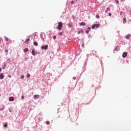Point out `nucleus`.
<instances>
[{"mask_svg":"<svg viewBox=\"0 0 131 131\" xmlns=\"http://www.w3.org/2000/svg\"><path fill=\"white\" fill-rule=\"evenodd\" d=\"M58 26L56 27V29H58V30H61V29H62V27H63V25L62 21L60 22H58Z\"/></svg>","mask_w":131,"mask_h":131,"instance_id":"nucleus-1","label":"nucleus"},{"mask_svg":"<svg viewBox=\"0 0 131 131\" xmlns=\"http://www.w3.org/2000/svg\"><path fill=\"white\" fill-rule=\"evenodd\" d=\"M99 24H95L92 26V29H97V28H99Z\"/></svg>","mask_w":131,"mask_h":131,"instance_id":"nucleus-2","label":"nucleus"},{"mask_svg":"<svg viewBox=\"0 0 131 131\" xmlns=\"http://www.w3.org/2000/svg\"><path fill=\"white\" fill-rule=\"evenodd\" d=\"M32 54L33 56H35V55H36V54H37V52H36L35 51V49H33L32 50Z\"/></svg>","mask_w":131,"mask_h":131,"instance_id":"nucleus-3","label":"nucleus"},{"mask_svg":"<svg viewBox=\"0 0 131 131\" xmlns=\"http://www.w3.org/2000/svg\"><path fill=\"white\" fill-rule=\"evenodd\" d=\"M48 45H46L45 46H41V49H44V50H48Z\"/></svg>","mask_w":131,"mask_h":131,"instance_id":"nucleus-4","label":"nucleus"},{"mask_svg":"<svg viewBox=\"0 0 131 131\" xmlns=\"http://www.w3.org/2000/svg\"><path fill=\"white\" fill-rule=\"evenodd\" d=\"M38 98H39V95H36L34 96V100H37V99H38Z\"/></svg>","mask_w":131,"mask_h":131,"instance_id":"nucleus-5","label":"nucleus"},{"mask_svg":"<svg viewBox=\"0 0 131 131\" xmlns=\"http://www.w3.org/2000/svg\"><path fill=\"white\" fill-rule=\"evenodd\" d=\"M117 51H119V48L118 47H116L114 50V53H115V51L117 52Z\"/></svg>","mask_w":131,"mask_h":131,"instance_id":"nucleus-6","label":"nucleus"},{"mask_svg":"<svg viewBox=\"0 0 131 131\" xmlns=\"http://www.w3.org/2000/svg\"><path fill=\"white\" fill-rule=\"evenodd\" d=\"M126 56H127V53H126V52H124V53H123V55H122L123 58H125V57H126Z\"/></svg>","mask_w":131,"mask_h":131,"instance_id":"nucleus-7","label":"nucleus"},{"mask_svg":"<svg viewBox=\"0 0 131 131\" xmlns=\"http://www.w3.org/2000/svg\"><path fill=\"white\" fill-rule=\"evenodd\" d=\"M130 36H131L130 34H129L125 36V38H126V39H129V38L130 37Z\"/></svg>","mask_w":131,"mask_h":131,"instance_id":"nucleus-8","label":"nucleus"},{"mask_svg":"<svg viewBox=\"0 0 131 131\" xmlns=\"http://www.w3.org/2000/svg\"><path fill=\"white\" fill-rule=\"evenodd\" d=\"M4 77H5V76H4V73H2L0 75V79H4Z\"/></svg>","mask_w":131,"mask_h":131,"instance_id":"nucleus-9","label":"nucleus"},{"mask_svg":"<svg viewBox=\"0 0 131 131\" xmlns=\"http://www.w3.org/2000/svg\"><path fill=\"white\" fill-rule=\"evenodd\" d=\"M9 100L10 101V102H13V101H14V97H11L9 98Z\"/></svg>","mask_w":131,"mask_h":131,"instance_id":"nucleus-10","label":"nucleus"},{"mask_svg":"<svg viewBox=\"0 0 131 131\" xmlns=\"http://www.w3.org/2000/svg\"><path fill=\"white\" fill-rule=\"evenodd\" d=\"M80 26H85V23L81 22L80 24Z\"/></svg>","mask_w":131,"mask_h":131,"instance_id":"nucleus-11","label":"nucleus"},{"mask_svg":"<svg viewBox=\"0 0 131 131\" xmlns=\"http://www.w3.org/2000/svg\"><path fill=\"white\" fill-rule=\"evenodd\" d=\"M123 23L124 24H125V23H126V18L125 17H124L123 18Z\"/></svg>","mask_w":131,"mask_h":131,"instance_id":"nucleus-12","label":"nucleus"},{"mask_svg":"<svg viewBox=\"0 0 131 131\" xmlns=\"http://www.w3.org/2000/svg\"><path fill=\"white\" fill-rule=\"evenodd\" d=\"M5 39L6 40V41H10V39H9L8 37H5Z\"/></svg>","mask_w":131,"mask_h":131,"instance_id":"nucleus-13","label":"nucleus"},{"mask_svg":"<svg viewBox=\"0 0 131 131\" xmlns=\"http://www.w3.org/2000/svg\"><path fill=\"white\" fill-rule=\"evenodd\" d=\"M24 52L25 53H26L27 52H28V49L27 48H25L24 50Z\"/></svg>","mask_w":131,"mask_h":131,"instance_id":"nucleus-14","label":"nucleus"},{"mask_svg":"<svg viewBox=\"0 0 131 131\" xmlns=\"http://www.w3.org/2000/svg\"><path fill=\"white\" fill-rule=\"evenodd\" d=\"M34 46H38V43H37V42L35 41V42H34Z\"/></svg>","mask_w":131,"mask_h":131,"instance_id":"nucleus-15","label":"nucleus"},{"mask_svg":"<svg viewBox=\"0 0 131 131\" xmlns=\"http://www.w3.org/2000/svg\"><path fill=\"white\" fill-rule=\"evenodd\" d=\"M27 77H28V78H29V77H30V74H27Z\"/></svg>","mask_w":131,"mask_h":131,"instance_id":"nucleus-16","label":"nucleus"},{"mask_svg":"<svg viewBox=\"0 0 131 131\" xmlns=\"http://www.w3.org/2000/svg\"><path fill=\"white\" fill-rule=\"evenodd\" d=\"M4 127H7L8 126V124L7 123L4 124Z\"/></svg>","mask_w":131,"mask_h":131,"instance_id":"nucleus-17","label":"nucleus"},{"mask_svg":"<svg viewBox=\"0 0 131 131\" xmlns=\"http://www.w3.org/2000/svg\"><path fill=\"white\" fill-rule=\"evenodd\" d=\"M23 78H24V75H22L20 76V79H23Z\"/></svg>","mask_w":131,"mask_h":131,"instance_id":"nucleus-18","label":"nucleus"},{"mask_svg":"<svg viewBox=\"0 0 131 131\" xmlns=\"http://www.w3.org/2000/svg\"><path fill=\"white\" fill-rule=\"evenodd\" d=\"M123 13V12H122V11H121L120 12V16H122V14Z\"/></svg>","mask_w":131,"mask_h":131,"instance_id":"nucleus-19","label":"nucleus"},{"mask_svg":"<svg viewBox=\"0 0 131 131\" xmlns=\"http://www.w3.org/2000/svg\"><path fill=\"white\" fill-rule=\"evenodd\" d=\"M116 4H119V1L118 0H115Z\"/></svg>","mask_w":131,"mask_h":131,"instance_id":"nucleus-20","label":"nucleus"},{"mask_svg":"<svg viewBox=\"0 0 131 131\" xmlns=\"http://www.w3.org/2000/svg\"><path fill=\"white\" fill-rule=\"evenodd\" d=\"M88 30V31H91V27H89L88 28V30Z\"/></svg>","mask_w":131,"mask_h":131,"instance_id":"nucleus-21","label":"nucleus"},{"mask_svg":"<svg viewBox=\"0 0 131 131\" xmlns=\"http://www.w3.org/2000/svg\"><path fill=\"white\" fill-rule=\"evenodd\" d=\"M46 123L48 124V125H49V124H50V121H47L46 122Z\"/></svg>","mask_w":131,"mask_h":131,"instance_id":"nucleus-22","label":"nucleus"},{"mask_svg":"<svg viewBox=\"0 0 131 131\" xmlns=\"http://www.w3.org/2000/svg\"><path fill=\"white\" fill-rule=\"evenodd\" d=\"M96 17L97 18V19H99V18H100V16H99L98 15H97Z\"/></svg>","mask_w":131,"mask_h":131,"instance_id":"nucleus-23","label":"nucleus"},{"mask_svg":"<svg viewBox=\"0 0 131 131\" xmlns=\"http://www.w3.org/2000/svg\"><path fill=\"white\" fill-rule=\"evenodd\" d=\"M89 32H90V31H89V30H86V33L87 34H89Z\"/></svg>","mask_w":131,"mask_h":131,"instance_id":"nucleus-24","label":"nucleus"},{"mask_svg":"<svg viewBox=\"0 0 131 131\" xmlns=\"http://www.w3.org/2000/svg\"><path fill=\"white\" fill-rule=\"evenodd\" d=\"M79 32H83V31L82 30V29H81L79 30Z\"/></svg>","mask_w":131,"mask_h":131,"instance_id":"nucleus-25","label":"nucleus"},{"mask_svg":"<svg viewBox=\"0 0 131 131\" xmlns=\"http://www.w3.org/2000/svg\"><path fill=\"white\" fill-rule=\"evenodd\" d=\"M57 37H56V36H53V39H56Z\"/></svg>","mask_w":131,"mask_h":131,"instance_id":"nucleus-26","label":"nucleus"},{"mask_svg":"<svg viewBox=\"0 0 131 131\" xmlns=\"http://www.w3.org/2000/svg\"><path fill=\"white\" fill-rule=\"evenodd\" d=\"M21 99H22V100L24 99V96H22L21 97Z\"/></svg>","mask_w":131,"mask_h":131,"instance_id":"nucleus-27","label":"nucleus"},{"mask_svg":"<svg viewBox=\"0 0 131 131\" xmlns=\"http://www.w3.org/2000/svg\"><path fill=\"white\" fill-rule=\"evenodd\" d=\"M27 41H29V40H30V38H28V39H27Z\"/></svg>","mask_w":131,"mask_h":131,"instance_id":"nucleus-28","label":"nucleus"},{"mask_svg":"<svg viewBox=\"0 0 131 131\" xmlns=\"http://www.w3.org/2000/svg\"><path fill=\"white\" fill-rule=\"evenodd\" d=\"M111 15H112L111 13H108V16H111Z\"/></svg>","mask_w":131,"mask_h":131,"instance_id":"nucleus-29","label":"nucleus"},{"mask_svg":"<svg viewBox=\"0 0 131 131\" xmlns=\"http://www.w3.org/2000/svg\"><path fill=\"white\" fill-rule=\"evenodd\" d=\"M8 52H9V50H5L6 53H8Z\"/></svg>","mask_w":131,"mask_h":131,"instance_id":"nucleus-30","label":"nucleus"},{"mask_svg":"<svg viewBox=\"0 0 131 131\" xmlns=\"http://www.w3.org/2000/svg\"><path fill=\"white\" fill-rule=\"evenodd\" d=\"M69 27H72V25L71 24L69 25Z\"/></svg>","mask_w":131,"mask_h":131,"instance_id":"nucleus-31","label":"nucleus"},{"mask_svg":"<svg viewBox=\"0 0 131 131\" xmlns=\"http://www.w3.org/2000/svg\"><path fill=\"white\" fill-rule=\"evenodd\" d=\"M71 4H74V1H72Z\"/></svg>","mask_w":131,"mask_h":131,"instance_id":"nucleus-32","label":"nucleus"},{"mask_svg":"<svg viewBox=\"0 0 131 131\" xmlns=\"http://www.w3.org/2000/svg\"><path fill=\"white\" fill-rule=\"evenodd\" d=\"M107 11H109V10H110V8L108 7V8H107Z\"/></svg>","mask_w":131,"mask_h":131,"instance_id":"nucleus-33","label":"nucleus"},{"mask_svg":"<svg viewBox=\"0 0 131 131\" xmlns=\"http://www.w3.org/2000/svg\"><path fill=\"white\" fill-rule=\"evenodd\" d=\"M8 77H9V78H11V75H9V76H8Z\"/></svg>","mask_w":131,"mask_h":131,"instance_id":"nucleus-34","label":"nucleus"},{"mask_svg":"<svg viewBox=\"0 0 131 131\" xmlns=\"http://www.w3.org/2000/svg\"><path fill=\"white\" fill-rule=\"evenodd\" d=\"M80 34V32L79 31H78V34Z\"/></svg>","mask_w":131,"mask_h":131,"instance_id":"nucleus-35","label":"nucleus"},{"mask_svg":"<svg viewBox=\"0 0 131 131\" xmlns=\"http://www.w3.org/2000/svg\"><path fill=\"white\" fill-rule=\"evenodd\" d=\"M59 34H60V35H62V33H60Z\"/></svg>","mask_w":131,"mask_h":131,"instance_id":"nucleus-36","label":"nucleus"},{"mask_svg":"<svg viewBox=\"0 0 131 131\" xmlns=\"http://www.w3.org/2000/svg\"><path fill=\"white\" fill-rule=\"evenodd\" d=\"M0 71H2V69L0 68Z\"/></svg>","mask_w":131,"mask_h":131,"instance_id":"nucleus-37","label":"nucleus"},{"mask_svg":"<svg viewBox=\"0 0 131 131\" xmlns=\"http://www.w3.org/2000/svg\"><path fill=\"white\" fill-rule=\"evenodd\" d=\"M107 12H108L107 11H105V13H107Z\"/></svg>","mask_w":131,"mask_h":131,"instance_id":"nucleus-38","label":"nucleus"},{"mask_svg":"<svg viewBox=\"0 0 131 131\" xmlns=\"http://www.w3.org/2000/svg\"><path fill=\"white\" fill-rule=\"evenodd\" d=\"M73 79H75V77H74V78H73Z\"/></svg>","mask_w":131,"mask_h":131,"instance_id":"nucleus-39","label":"nucleus"},{"mask_svg":"<svg viewBox=\"0 0 131 131\" xmlns=\"http://www.w3.org/2000/svg\"><path fill=\"white\" fill-rule=\"evenodd\" d=\"M82 47H83V44L82 45Z\"/></svg>","mask_w":131,"mask_h":131,"instance_id":"nucleus-40","label":"nucleus"},{"mask_svg":"<svg viewBox=\"0 0 131 131\" xmlns=\"http://www.w3.org/2000/svg\"><path fill=\"white\" fill-rule=\"evenodd\" d=\"M1 41H2V40L0 39V42H1Z\"/></svg>","mask_w":131,"mask_h":131,"instance_id":"nucleus-41","label":"nucleus"}]
</instances>
